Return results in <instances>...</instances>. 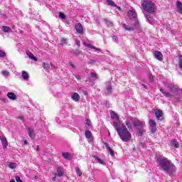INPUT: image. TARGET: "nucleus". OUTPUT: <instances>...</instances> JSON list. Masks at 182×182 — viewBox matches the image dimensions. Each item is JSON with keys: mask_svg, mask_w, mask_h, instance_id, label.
Here are the masks:
<instances>
[{"mask_svg": "<svg viewBox=\"0 0 182 182\" xmlns=\"http://www.w3.org/2000/svg\"><path fill=\"white\" fill-rule=\"evenodd\" d=\"M75 44L77 45V46H80V41L75 40Z\"/></svg>", "mask_w": 182, "mask_h": 182, "instance_id": "nucleus-42", "label": "nucleus"}, {"mask_svg": "<svg viewBox=\"0 0 182 182\" xmlns=\"http://www.w3.org/2000/svg\"><path fill=\"white\" fill-rule=\"evenodd\" d=\"M114 127L117 130L121 140L124 142L132 140V134L124 124H122L120 122H114Z\"/></svg>", "mask_w": 182, "mask_h": 182, "instance_id": "nucleus-2", "label": "nucleus"}, {"mask_svg": "<svg viewBox=\"0 0 182 182\" xmlns=\"http://www.w3.org/2000/svg\"><path fill=\"white\" fill-rule=\"evenodd\" d=\"M171 146H173L176 149H178L180 147V144L178 143V141H177L176 139H173L171 141Z\"/></svg>", "mask_w": 182, "mask_h": 182, "instance_id": "nucleus-20", "label": "nucleus"}, {"mask_svg": "<svg viewBox=\"0 0 182 182\" xmlns=\"http://www.w3.org/2000/svg\"><path fill=\"white\" fill-rule=\"evenodd\" d=\"M16 181L22 182V181L21 180V177H19L18 176H16Z\"/></svg>", "mask_w": 182, "mask_h": 182, "instance_id": "nucleus-41", "label": "nucleus"}, {"mask_svg": "<svg viewBox=\"0 0 182 182\" xmlns=\"http://www.w3.org/2000/svg\"><path fill=\"white\" fill-rule=\"evenodd\" d=\"M145 18H146L147 21L149 23H153L154 19L153 18V16L150 14H145Z\"/></svg>", "mask_w": 182, "mask_h": 182, "instance_id": "nucleus-21", "label": "nucleus"}, {"mask_svg": "<svg viewBox=\"0 0 182 182\" xmlns=\"http://www.w3.org/2000/svg\"><path fill=\"white\" fill-rule=\"evenodd\" d=\"M142 86H144V87H145V89H147V85L143 84Z\"/></svg>", "mask_w": 182, "mask_h": 182, "instance_id": "nucleus-50", "label": "nucleus"}, {"mask_svg": "<svg viewBox=\"0 0 182 182\" xmlns=\"http://www.w3.org/2000/svg\"><path fill=\"white\" fill-rule=\"evenodd\" d=\"M168 89L169 90V92L165 91L163 88L160 89V92L164 96H165V97H169L171 99V97H174V96L178 93V89H177L174 85H168Z\"/></svg>", "mask_w": 182, "mask_h": 182, "instance_id": "nucleus-4", "label": "nucleus"}, {"mask_svg": "<svg viewBox=\"0 0 182 182\" xmlns=\"http://www.w3.org/2000/svg\"><path fill=\"white\" fill-rule=\"evenodd\" d=\"M132 123L134 127H143L144 126V122L140 120L133 121Z\"/></svg>", "mask_w": 182, "mask_h": 182, "instance_id": "nucleus-10", "label": "nucleus"}, {"mask_svg": "<svg viewBox=\"0 0 182 182\" xmlns=\"http://www.w3.org/2000/svg\"><path fill=\"white\" fill-rule=\"evenodd\" d=\"M178 66L182 70V55H179L178 57Z\"/></svg>", "mask_w": 182, "mask_h": 182, "instance_id": "nucleus-30", "label": "nucleus"}, {"mask_svg": "<svg viewBox=\"0 0 182 182\" xmlns=\"http://www.w3.org/2000/svg\"><path fill=\"white\" fill-rule=\"evenodd\" d=\"M107 146V148L108 149V151L109 152V154L112 156H114V151H113V149H112V148L109 146H107V144H105Z\"/></svg>", "mask_w": 182, "mask_h": 182, "instance_id": "nucleus-26", "label": "nucleus"}, {"mask_svg": "<svg viewBox=\"0 0 182 182\" xmlns=\"http://www.w3.org/2000/svg\"><path fill=\"white\" fill-rule=\"evenodd\" d=\"M35 178H36V179L38 178V176H35Z\"/></svg>", "mask_w": 182, "mask_h": 182, "instance_id": "nucleus-55", "label": "nucleus"}, {"mask_svg": "<svg viewBox=\"0 0 182 182\" xmlns=\"http://www.w3.org/2000/svg\"><path fill=\"white\" fill-rule=\"evenodd\" d=\"M0 58H5V52L0 50Z\"/></svg>", "mask_w": 182, "mask_h": 182, "instance_id": "nucleus-40", "label": "nucleus"}, {"mask_svg": "<svg viewBox=\"0 0 182 182\" xmlns=\"http://www.w3.org/2000/svg\"><path fill=\"white\" fill-rule=\"evenodd\" d=\"M37 151H39V146H37Z\"/></svg>", "mask_w": 182, "mask_h": 182, "instance_id": "nucleus-53", "label": "nucleus"}, {"mask_svg": "<svg viewBox=\"0 0 182 182\" xmlns=\"http://www.w3.org/2000/svg\"><path fill=\"white\" fill-rule=\"evenodd\" d=\"M75 30L77 31V33H80L81 35L83 34V26L80 23L75 25Z\"/></svg>", "mask_w": 182, "mask_h": 182, "instance_id": "nucleus-9", "label": "nucleus"}, {"mask_svg": "<svg viewBox=\"0 0 182 182\" xmlns=\"http://www.w3.org/2000/svg\"><path fill=\"white\" fill-rule=\"evenodd\" d=\"M1 73L2 75H4V76H8L9 75V72H8L7 70H3Z\"/></svg>", "mask_w": 182, "mask_h": 182, "instance_id": "nucleus-39", "label": "nucleus"}, {"mask_svg": "<svg viewBox=\"0 0 182 182\" xmlns=\"http://www.w3.org/2000/svg\"><path fill=\"white\" fill-rule=\"evenodd\" d=\"M112 41H114V42H117V36H114L112 37Z\"/></svg>", "mask_w": 182, "mask_h": 182, "instance_id": "nucleus-43", "label": "nucleus"}, {"mask_svg": "<svg viewBox=\"0 0 182 182\" xmlns=\"http://www.w3.org/2000/svg\"><path fill=\"white\" fill-rule=\"evenodd\" d=\"M125 124L127 127V128L129 129V130H132V129H133V121H132L130 119H127L125 122Z\"/></svg>", "mask_w": 182, "mask_h": 182, "instance_id": "nucleus-15", "label": "nucleus"}, {"mask_svg": "<svg viewBox=\"0 0 182 182\" xmlns=\"http://www.w3.org/2000/svg\"><path fill=\"white\" fill-rule=\"evenodd\" d=\"M139 136H143V129H140L139 130Z\"/></svg>", "mask_w": 182, "mask_h": 182, "instance_id": "nucleus-44", "label": "nucleus"}, {"mask_svg": "<svg viewBox=\"0 0 182 182\" xmlns=\"http://www.w3.org/2000/svg\"><path fill=\"white\" fill-rule=\"evenodd\" d=\"M107 25H108V26H113V23L109 21L107 23Z\"/></svg>", "mask_w": 182, "mask_h": 182, "instance_id": "nucleus-47", "label": "nucleus"}, {"mask_svg": "<svg viewBox=\"0 0 182 182\" xmlns=\"http://www.w3.org/2000/svg\"><path fill=\"white\" fill-rule=\"evenodd\" d=\"M86 124H87L88 127H90V120L87 119L86 120Z\"/></svg>", "mask_w": 182, "mask_h": 182, "instance_id": "nucleus-46", "label": "nucleus"}, {"mask_svg": "<svg viewBox=\"0 0 182 182\" xmlns=\"http://www.w3.org/2000/svg\"><path fill=\"white\" fill-rule=\"evenodd\" d=\"M21 76L24 80H29V74H28V72L23 70L22 71Z\"/></svg>", "mask_w": 182, "mask_h": 182, "instance_id": "nucleus-19", "label": "nucleus"}, {"mask_svg": "<svg viewBox=\"0 0 182 182\" xmlns=\"http://www.w3.org/2000/svg\"><path fill=\"white\" fill-rule=\"evenodd\" d=\"M62 156L65 160H72V155L69 152H63Z\"/></svg>", "mask_w": 182, "mask_h": 182, "instance_id": "nucleus-14", "label": "nucleus"}, {"mask_svg": "<svg viewBox=\"0 0 182 182\" xmlns=\"http://www.w3.org/2000/svg\"><path fill=\"white\" fill-rule=\"evenodd\" d=\"M107 2L110 6H114V1L112 0H107Z\"/></svg>", "mask_w": 182, "mask_h": 182, "instance_id": "nucleus-37", "label": "nucleus"}, {"mask_svg": "<svg viewBox=\"0 0 182 182\" xmlns=\"http://www.w3.org/2000/svg\"><path fill=\"white\" fill-rule=\"evenodd\" d=\"M10 182H15V179H11Z\"/></svg>", "mask_w": 182, "mask_h": 182, "instance_id": "nucleus-52", "label": "nucleus"}, {"mask_svg": "<svg viewBox=\"0 0 182 182\" xmlns=\"http://www.w3.org/2000/svg\"><path fill=\"white\" fill-rule=\"evenodd\" d=\"M0 95H1V91H0Z\"/></svg>", "mask_w": 182, "mask_h": 182, "instance_id": "nucleus-56", "label": "nucleus"}, {"mask_svg": "<svg viewBox=\"0 0 182 182\" xmlns=\"http://www.w3.org/2000/svg\"><path fill=\"white\" fill-rule=\"evenodd\" d=\"M59 16L61 19H65L66 18V16H65V14L60 12Z\"/></svg>", "mask_w": 182, "mask_h": 182, "instance_id": "nucleus-38", "label": "nucleus"}, {"mask_svg": "<svg viewBox=\"0 0 182 182\" xmlns=\"http://www.w3.org/2000/svg\"><path fill=\"white\" fill-rule=\"evenodd\" d=\"M71 98L73 99V100H74V102H79V100H80V96L77 92H75L72 95Z\"/></svg>", "mask_w": 182, "mask_h": 182, "instance_id": "nucleus-17", "label": "nucleus"}, {"mask_svg": "<svg viewBox=\"0 0 182 182\" xmlns=\"http://www.w3.org/2000/svg\"><path fill=\"white\" fill-rule=\"evenodd\" d=\"M28 57L30 58V59H32L33 60H38V59H36V57H35V55H33V54L31 53L28 54Z\"/></svg>", "mask_w": 182, "mask_h": 182, "instance_id": "nucleus-35", "label": "nucleus"}, {"mask_svg": "<svg viewBox=\"0 0 182 182\" xmlns=\"http://www.w3.org/2000/svg\"><path fill=\"white\" fill-rule=\"evenodd\" d=\"M9 99H11V100H16V95L14 92H9L7 94Z\"/></svg>", "mask_w": 182, "mask_h": 182, "instance_id": "nucleus-22", "label": "nucleus"}, {"mask_svg": "<svg viewBox=\"0 0 182 182\" xmlns=\"http://www.w3.org/2000/svg\"><path fill=\"white\" fill-rule=\"evenodd\" d=\"M155 114L157 120H163V111L160 109L155 110Z\"/></svg>", "mask_w": 182, "mask_h": 182, "instance_id": "nucleus-8", "label": "nucleus"}, {"mask_svg": "<svg viewBox=\"0 0 182 182\" xmlns=\"http://www.w3.org/2000/svg\"><path fill=\"white\" fill-rule=\"evenodd\" d=\"M155 58L158 59V60H163V54H161L159 51H155L154 53Z\"/></svg>", "mask_w": 182, "mask_h": 182, "instance_id": "nucleus-13", "label": "nucleus"}, {"mask_svg": "<svg viewBox=\"0 0 182 182\" xmlns=\"http://www.w3.org/2000/svg\"><path fill=\"white\" fill-rule=\"evenodd\" d=\"M43 68L46 70H49L50 65H49V63H43Z\"/></svg>", "mask_w": 182, "mask_h": 182, "instance_id": "nucleus-27", "label": "nucleus"}, {"mask_svg": "<svg viewBox=\"0 0 182 182\" xmlns=\"http://www.w3.org/2000/svg\"><path fill=\"white\" fill-rule=\"evenodd\" d=\"M176 8L178 14H181L182 15V3L181 1H177L176 2Z\"/></svg>", "mask_w": 182, "mask_h": 182, "instance_id": "nucleus-16", "label": "nucleus"}, {"mask_svg": "<svg viewBox=\"0 0 182 182\" xmlns=\"http://www.w3.org/2000/svg\"><path fill=\"white\" fill-rule=\"evenodd\" d=\"M141 6L146 12H148V14H154L157 9L156 4L150 0H144Z\"/></svg>", "mask_w": 182, "mask_h": 182, "instance_id": "nucleus-3", "label": "nucleus"}, {"mask_svg": "<svg viewBox=\"0 0 182 182\" xmlns=\"http://www.w3.org/2000/svg\"><path fill=\"white\" fill-rule=\"evenodd\" d=\"M9 168H16V164L14 163V162H11L9 164Z\"/></svg>", "mask_w": 182, "mask_h": 182, "instance_id": "nucleus-32", "label": "nucleus"}, {"mask_svg": "<svg viewBox=\"0 0 182 182\" xmlns=\"http://www.w3.org/2000/svg\"><path fill=\"white\" fill-rule=\"evenodd\" d=\"M55 174V177H62V176H63V168L60 166L58 167V168L57 169V173Z\"/></svg>", "mask_w": 182, "mask_h": 182, "instance_id": "nucleus-12", "label": "nucleus"}, {"mask_svg": "<svg viewBox=\"0 0 182 182\" xmlns=\"http://www.w3.org/2000/svg\"><path fill=\"white\" fill-rule=\"evenodd\" d=\"M71 66H73V68H75V65H73V64H71Z\"/></svg>", "mask_w": 182, "mask_h": 182, "instance_id": "nucleus-54", "label": "nucleus"}, {"mask_svg": "<svg viewBox=\"0 0 182 182\" xmlns=\"http://www.w3.org/2000/svg\"><path fill=\"white\" fill-rule=\"evenodd\" d=\"M2 31H4L5 33H9V32H11L12 30L11 29V27L4 26L2 27Z\"/></svg>", "mask_w": 182, "mask_h": 182, "instance_id": "nucleus-25", "label": "nucleus"}, {"mask_svg": "<svg viewBox=\"0 0 182 182\" xmlns=\"http://www.w3.org/2000/svg\"><path fill=\"white\" fill-rule=\"evenodd\" d=\"M74 53H75V55H79V53H80L79 52V50H75V51L74 52Z\"/></svg>", "mask_w": 182, "mask_h": 182, "instance_id": "nucleus-48", "label": "nucleus"}, {"mask_svg": "<svg viewBox=\"0 0 182 182\" xmlns=\"http://www.w3.org/2000/svg\"><path fill=\"white\" fill-rule=\"evenodd\" d=\"M91 77L93 79V80H97V74H96L95 73H91Z\"/></svg>", "mask_w": 182, "mask_h": 182, "instance_id": "nucleus-34", "label": "nucleus"}, {"mask_svg": "<svg viewBox=\"0 0 182 182\" xmlns=\"http://www.w3.org/2000/svg\"><path fill=\"white\" fill-rule=\"evenodd\" d=\"M94 159H95V160H97V161H98V163H100V164H102L103 166H105V164H106V163H105L104 161L102 160V159H100L96 156H94Z\"/></svg>", "mask_w": 182, "mask_h": 182, "instance_id": "nucleus-24", "label": "nucleus"}, {"mask_svg": "<svg viewBox=\"0 0 182 182\" xmlns=\"http://www.w3.org/2000/svg\"><path fill=\"white\" fill-rule=\"evenodd\" d=\"M60 42L62 46H63V45H68V40L66 38H62Z\"/></svg>", "mask_w": 182, "mask_h": 182, "instance_id": "nucleus-31", "label": "nucleus"}, {"mask_svg": "<svg viewBox=\"0 0 182 182\" xmlns=\"http://www.w3.org/2000/svg\"><path fill=\"white\" fill-rule=\"evenodd\" d=\"M87 47L90 48V49H95V50H96V51H100V48H96V47H95V46L90 45V44H87Z\"/></svg>", "mask_w": 182, "mask_h": 182, "instance_id": "nucleus-29", "label": "nucleus"}, {"mask_svg": "<svg viewBox=\"0 0 182 182\" xmlns=\"http://www.w3.org/2000/svg\"><path fill=\"white\" fill-rule=\"evenodd\" d=\"M76 79H77V80H80V79H82V76L80 75H75Z\"/></svg>", "mask_w": 182, "mask_h": 182, "instance_id": "nucleus-45", "label": "nucleus"}, {"mask_svg": "<svg viewBox=\"0 0 182 182\" xmlns=\"http://www.w3.org/2000/svg\"><path fill=\"white\" fill-rule=\"evenodd\" d=\"M85 137L87 139H90V137H92V132L89 130L85 131Z\"/></svg>", "mask_w": 182, "mask_h": 182, "instance_id": "nucleus-28", "label": "nucleus"}, {"mask_svg": "<svg viewBox=\"0 0 182 182\" xmlns=\"http://www.w3.org/2000/svg\"><path fill=\"white\" fill-rule=\"evenodd\" d=\"M157 161L159 168L168 173L171 177H173V174L176 173L177 168L171 163V161L166 157L159 156L157 158Z\"/></svg>", "mask_w": 182, "mask_h": 182, "instance_id": "nucleus-1", "label": "nucleus"}, {"mask_svg": "<svg viewBox=\"0 0 182 182\" xmlns=\"http://www.w3.org/2000/svg\"><path fill=\"white\" fill-rule=\"evenodd\" d=\"M21 182H23V181H21Z\"/></svg>", "mask_w": 182, "mask_h": 182, "instance_id": "nucleus-57", "label": "nucleus"}, {"mask_svg": "<svg viewBox=\"0 0 182 182\" xmlns=\"http://www.w3.org/2000/svg\"><path fill=\"white\" fill-rule=\"evenodd\" d=\"M128 16L129 19H131V21H134V23H136V21H139L137 20V13H136V11L133 10H129L128 11Z\"/></svg>", "mask_w": 182, "mask_h": 182, "instance_id": "nucleus-6", "label": "nucleus"}, {"mask_svg": "<svg viewBox=\"0 0 182 182\" xmlns=\"http://www.w3.org/2000/svg\"><path fill=\"white\" fill-rule=\"evenodd\" d=\"M0 140L4 149H6V147H8V141L6 140V138L5 136H0Z\"/></svg>", "mask_w": 182, "mask_h": 182, "instance_id": "nucleus-11", "label": "nucleus"}, {"mask_svg": "<svg viewBox=\"0 0 182 182\" xmlns=\"http://www.w3.org/2000/svg\"><path fill=\"white\" fill-rule=\"evenodd\" d=\"M122 28L125 29V31H134V29H136V28H139V21H136V23H134V25L130 26L127 24H122Z\"/></svg>", "mask_w": 182, "mask_h": 182, "instance_id": "nucleus-5", "label": "nucleus"}, {"mask_svg": "<svg viewBox=\"0 0 182 182\" xmlns=\"http://www.w3.org/2000/svg\"><path fill=\"white\" fill-rule=\"evenodd\" d=\"M111 117L112 119H116L117 122H120L119 115H117V114H116L114 112H111Z\"/></svg>", "mask_w": 182, "mask_h": 182, "instance_id": "nucleus-23", "label": "nucleus"}, {"mask_svg": "<svg viewBox=\"0 0 182 182\" xmlns=\"http://www.w3.org/2000/svg\"><path fill=\"white\" fill-rule=\"evenodd\" d=\"M23 143H24V144H28V141L24 140Z\"/></svg>", "mask_w": 182, "mask_h": 182, "instance_id": "nucleus-51", "label": "nucleus"}, {"mask_svg": "<svg viewBox=\"0 0 182 182\" xmlns=\"http://www.w3.org/2000/svg\"><path fill=\"white\" fill-rule=\"evenodd\" d=\"M112 86L111 85H108L107 87V89H106V90H107V93H108L109 95H110V93H112Z\"/></svg>", "mask_w": 182, "mask_h": 182, "instance_id": "nucleus-36", "label": "nucleus"}, {"mask_svg": "<svg viewBox=\"0 0 182 182\" xmlns=\"http://www.w3.org/2000/svg\"><path fill=\"white\" fill-rule=\"evenodd\" d=\"M149 123L151 127V133H152V134H154V133L157 132V124L153 119H149Z\"/></svg>", "mask_w": 182, "mask_h": 182, "instance_id": "nucleus-7", "label": "nucleus"}, {"mask_svg": "<svg viewBox=\"0 0 182 182\" xmlns=\"http://www.w3.org/2000/svg\"><path fill=\"white\" fill-rule=\"evenodd\" d=\"M28 136L31 139V140H33V139H35V132H33V130L31 128H28Z\"/></svg>", "mask_w": 182, "mask_h": 182, "instance_id": "nucleus-18", "label": "nucleus"}, {"mask_svg": "<svg viewBox=\"0 0 182 182\" xmlns=\"http://www.w3.org/2000/svg\"><path fill=\"white\" fill-rule=\"evenodd\" d=\"M75 171L77 176H79V177H82V172L80 171V169L79 168V167L75 168Z\"/></svg>", "mask_w": 182, "mask_h": 182, "instance_id": "nucleus-33", "label": "nucleus"}, {"mask_svg": "<svg viewBox=\"0 0 182 182\" xmlns=\"http://www.w3.org/2000/svg\"><path fill=\"white\" fill-rule=\"evenodd\" d=\"M53 181H56V174L55 173V176L53 178Z\"/></svg>", "mask_w": 182, "mask_h": 182, "instance_id": "nucleus-49", "label": "nucleus"}]
</instances>
